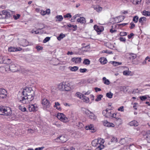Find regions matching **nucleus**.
Instances as JSON below:
<instances>
[{
    "instance_id": "338daca9",
    "label": "nucleus",
    "mask_w": 150,
    "mask_h": 150,
    "mask_svg": "<svg viewBox=\"0 0 150 150\" xmlns=\"http://www.w3.org/2000/svg\"><path fill=\"white\" fill-rule=\"evenodd\" d=\"M45 11L46 14H49L50 13V10L49 9H47Z\"/></svg>"
},
{
    "instance_id": "c85d7f7f",
    "label": "nucleus",
    "mask_w": 150,
    "mask_h": 150,
    "mask_svg": "<svg viewBox=\"0 0 150 150\" xmlns=\"http://www.w3.org/2000/svg\"><path fill=\"white\" fill-rule=\"evenodd\" d=\"M60 104L58 102H55V105H54V108H56V109L59 110H61V108L60 107Z\"/></svg>"
},
{
    "instance_id": "bb28decb",
    "label": "nucleus",
    "mask_w": 150,
    "mask_h": 150,
    "mask_svg": "<svg viewBox=\"0 0 150 150\" xmlns=\"http://www.w3.org/2000/svg\"><path fill=\"white\" fill-rule=\"evenodd\" d=\"M146 18L144 17H143L139 18V23H141L142 25H143L144 23V21H146Z\"/></svg>"
},
{
    "instance_id": "c9c22d12",
    "label": "nucleus",
    "mask_w": 150,
    "mask_h": 150,
    "mask_svg": "<svg viewBox=\"0 0 150 150\" xmlns=\"http://www.w3.org/2000/svg\"><path fill=\"white\" fill-rule=\"evenodd\" d=\"M142 14L145 16H150V12L148 11H143Z\"/></svg>"
},
{
    "instance_id": "13d9d810",
    "label": "nucleus",
    "mask_w": 150,
    "mask_h": 150,
    "mask_svg": "<svg viewBox=\"0 0 150 150\" xmlns=\"http://www.w3.org/2000/svg\"><path fill=\"white\" fill-rule=\"evenodd\" d=\"M111 141L112 142H117V139L115 137H112L111 139Z\"/></svg>"
},
{
    "instance_id": "4c0bfd02",
    "label": "nucleus",
    "mask_w": 150,
    "mask_h": 150,
    "mask_svg": "<svg viewBox=\"0 0 150 150\" xmlns=\"http://www.w3.org/2000/svg\"><path fill=\"white\" fill-rule=\"evenodd\" d=\"M103 80L104 84L107 85H108L110 83L109 80L107 79L105 77H103Z\"/></svg>"
},
{
    "instance_id": "09e8293b",
    "label": "nucleus",
    "mask_w": 150,
    "mask_h": 150,
    "mask_svg": "<svg viewBox=\"0 0 150 150\" xmlns=\"http://www.w3.org/2000/svg\"><path fill=\"white\" fill-rule=\"evenodd\" d=\"M103 96L102 95H99L98 96L97 98L95 99V100L96 101H98L99 100H100L102 98Z\"/></svg>"
},
{
    "instance_id": "de8ad7c7",
    "label": "nucleus",
    "mask_w": 150,
    "mask_h": 150,
    "mask_svg": "<svg viewBox=\"0 0 150 150\" xmlns=\"http://www.w3.org/2000/svg\"><path fill=\"white\" fill-rule=\"evenodd\" d=\"M139 98L141 100L143 101L145 100L147 98V96L146 95L140 96L139 97Z\"/></svg>"
},
{
    "instance_id": "5fc2aeb1",
    "label": "nucleus",
    "mask_w": 150,
    "mask_h": 150,
    "mask_svg": "<svg viewBox=\"0 0 150 150\" xmlns=\"http://www.w3.org/2000/svg\"><path fill=\"white\" fill-rule=\"evenodd\" d=\"M141 1V0H140ZM131 1L134 4H138L139 1L138 0H131Z\"/></svg>"
},
{
    "instance_id": "a19ab883",
    "label": "nucleus",
    "mask_w": 150,
    "mask_h": 150,
    "mask_svg": "<svg viewBox=\"0 0 150 150\" xmlns=\"http://www.w3.org/2000/svg\"><path fill=\"white\" fill-rule=\"evenodd\" d=\"M76 96H77L80 99H81L82 98V97L83 96V94H82L81 93L79 92H78L76 93Z\"/></svg>"
},
{
    "instance_id": "f3484780",
    "label": "nucleus",
    "mask_w": 150,
    "mask_h": 150,
    "mask_svg": "<svg viewBox=\"0 0 150 150\" xmlns=\"http://www.w3.org/2000/svg\"><path fill=\"white\" fill-rule=\"evenodd\" d=\"M3 64H9L12 62L11 60L8 58L4 57Z\"/></svg>"
},
{
    "instance_id": "1a4fd4ad",
    "label": "nucleus",
    "mask_w": 150,
    "mask_h": 150,
    "mask_svg": "<svg viewBox=\"0 0 150 150\" xmlns=\"http://www.w3.org/2000/svg\"><path fill=\"white\" fill-rule=\"evenodd\" d=\"M4 115L9 116L12 114V110L11 108L9 107H5V111Z\"/></svg>"
},
{
    "instance_id": "2f4dec72",
    "label": "nucleus",
    "mask_w": 150,
    "mask_h": 150,
    "mask_svg": "<svg viewBox=\"0 0 150 150\" xmlns=\"http://www.w3.org/2000/svg\"><path fill=\"white\" fill-rule=\"evenodd\" d=\"M81 99L83 100V101L86 103H88L89 101V98L84 95L82 97V98Z\"/></svg>"
},
{
    "instance_id": "6e6d98bb",
    "label": "nucleus",
    "mask_w": 150,
    "mask_h": 150,
    "mask_svg": "<svg viewBox=\"0 0 150 150\" xmlns=\"http://www.w3.org/2000/svg\"><path fill=\"white\" fill-rule=\"evenodd\" d=\"M123 75H129L130 74V72L129 71H123Z\"/></svg>"
},
{
    "instance_id": "774afa93",
    "label": "nucleus",
    "mask_w": 150,
    "mask_h": 150,
    "mask_svg": "<svg viewBox=\"0 0 150 150\" xmlns=\"http://www.w3.org/2000/svg\"><path fill=\"white\" fill-rule=\"evenodd\" d=\"M44 148V146H42L41 147L37 148L35 149V150H42Z\"/></svg>"
},
{
    "instance_id": "72a5a7b5",
    "label": "nucleus",
    "mask_w": 150,
    "mask_h": 150,
    "mask_svg": "<svg viewBox=\"0 0 150 150\" xmlns=\"http://www.w3.org/2000/svg\"><path fill=\"white\" fill-rule=\"evenodd\" d=\"M85 129L86 130H93L94 129V126L93 125H90L88 126H86Z\"/></svg>"
},
{
    "instance_id": "9d476101",
    "label": "nucleus",
    "mask_w": 150,
    "mask_h": 150,
    "mask_svg": "<svg viewBox=\"0 0 150 150\" xmlns=\"http://www.w3.org/2000/svg\"><path fill=\"white\" fill-rule=\"evenodd\" d=\"M57 118L60 120L61 121L63 122H65V115L62 113H59L57 115Z\"/></svg>"
},
{
    "instance_id": "864d4df0",
    "label": "nucleus",
    "mask_w": 150,
    "mask_h": 150,
    "mask_svg": "<svg viewBox=\"0 0 150 150\" xmlns=\"http://www.w3.org/2000/svg\"><path fill=\"white\" fill-rule=\"evenodd\" d=\"M50 39V38L49 37H47L43 40V42L44 43H46L49 41Z\"/></svg>"
},
{
    "instance_id": "f257e3e1",
    "label": "nucleus",
    "mask_w": 150,
    "mask_h": 150,
    "mask_svg": "<svg viewBox=\"0 0 150 150\" xmlns=\"http://www.w3.org/2000/svg\"><path fill=\"white\" fill-rule=\"evenodd\" d=\"M34 91L31 87H26L23 89L22 95L18 96V99L23 103L27 104L34 99Z\"/></svg>"
},
{
    "instance_id": "680f3d73",
    "label": "nucleus",
    "mask_w": 150,
    "mask_h": 150,
    "mask_svg": "<svg viewBox=\"0 0 150 150\" xmlns=\"http://www.w3.org/2000/svg\"><path fill=\"white\" fill-rule=\"evenodd\" d=\"M120 34L121 36H124L127 35V33L126 32H121Z\"/></svg>"
},
{
    "instance_id": "dca6fc26",
    "label": "nucleus",
    "mask_w": 150,
    "mask_h": 150,
    "mask_svg": "<svg viewBox=\"0 0 150 150\" xmlns=\"http://www.w3.org/2000/svg\"><path fill=\"white\" fill-rule=\"evenodd\" d=\"M139 125L138 122L135 120H133L129 122L128 124V125H129L130 126H137Z\"/></svg>"
},
{
    "instance_id": "a878e982",
    "label": "nucleus",
    "mask_w": 150,
    "mask_h": 150,
    "mask_svg": "<svg viewBox=\"0 0 150 150\" xmlns=\"http://www.w3.org/2000/svg\"><path fill=\"white\" fill-rule=\"evenodd\" d=\"M99 61L102 64H106L107 62V60L106 59V58H104V57L100 58L99 60Z\"/></svg>"
},
{
    "instance_id": "423d86ee",
    "label": "nucleus",
    "mask_w": 150,
    "mask_h": 150,
    "mask_svg": "<svg viewBox=\"0 0 150 150\" xmlns=\"http://www.w3.org/2000/svg\"><path fill=\"white\" fill-rule=\"evenodd\" d=\"M42 104L46 108H49L51 105L50 102L46 98H44L42 100Z\"/></svg>"
},
{
    "instance_id": "cd10ccee",
    "label": "nucleus",
    "mask_w": 150,
    "mask_h": 150,
    "mask_svg": "<svg viewBox=\"0 0 150 150\" xmlns=\"http://www.w3.org/2000/svg\"><path fill=\"white\" fill-rule=\"evenodd\" d=\"M137 55L136 54L133 53L129 54V58L130 60H133L135 59Z\"/></svg>"
},
{
    "instance_id": "8fccbe9b",
    "label": "nucleus",
    "mask_w": 150,
    "mask_h": 150,
    "mask_svg": "<svg viewBox=\"0 0 150 150\" xmlns=\"http://www.w3.org/2000/svg\"><path fill=\"white\" fill-rule=\"evenodd\" d=\"M6 71L5 68L3 67H0V72L3 73L5 71Z\"/></svg>"
},
{
    "instance_id": "a211bd4d",
    "label": "nucleus",
    "mask_w": 150,
    "mask_h": 150,
    "mask_svg": "<svg viewBox=\"0 0 150 150\" xmlns=\"http://www.w3.org/2000/svg\"><path fill=\"white\" fill-rule=\"evenodd\" d=\"M81 57H74L72 58L71 61L76 63H80L81 61Z\"/></svg>"
},
{
    "instance_id": "39448f33",
    "label": "nucleus",
    "mask_w": 150,
    "mask_h": 150,
    "mask_svg": "<svg viewBox=\"0 0 150 150\" xmlns=\"http://www.w3.org/2000/svg\"><path fill=\"white\" fill-rule=\"evenodd\" d=\"M7 92L6 90L3 88H0V98H6L7 96Z\"/></svg>"
},
{
    "instance_id": "412c9836",
    "label": "nucleus",
    "mask_w": 150,
    "mask_h": 150,
    "mask_svg": "<svg viewBox=\"0 0 150 150\" xmlns=\"http://www.w3.org/2000/svg\"><path fill=\"white\" fill-rule=\"evenodd\" d=\"M21 50V48H19V49L18 50L17 49L16 47H10L8 48V51L10 52H15L17 51H20Z\"/></svg>"
},
{
    "instance_id": "6ab92c4d",
    "label": "nucleus",
    "mask_w": 150,
    "mask_h": 150,
    "mask_svg": "<svg viewBox=\"0 0 150 150\" xmlns=\"http://www.w3.org/2000/svg\"><path fill=\"white\" fill-rule=\"evenodd\" d=\"M68 26L70 28L69 29L74 31L76 30L77 26L76 25H74L70 24H68Z\"/></svg>"
},
{
    "instance_id": "9b49d317",
    "label": "nucleus",
    "mask_w": 150,
    "mask_h": 150,
    "mask_svg": "<svg viewBox=\"0 0 150 150\" xmlns=\"http://www.w3.org/2000/svg\"><path fill=\"white\" fill-rule=\"evenodd\" d=\"M2 13L5 18H8L11 17V15L10 13L6 10L2 11Z\"/></svg>"
},
{
    "instance_id": "6e6552de",
    "label": "nucleus",
    "mask_w": 150,
    "mask_h": 150,
    "mask_svg": "<svg viewBox=\"0 0 150 150\" xmlns=\"http://www.w3.org/2000/svg\"><path fill=\"white\" fill-rule=\"evenodd\" d=\"M29 111L30 112H35L37 110V106L35 104H31L28 105V107Z\"/></svg>"
},
{
    "instance_id": "393cba45",
    "label": "nucleus",
    "mask_w": 150,
    "mask_h": 150,
    "mask_svg": "<svg viewBox=\"0 0 150 150\" xmlns=\"http://www.w3.org/2000/svg\"><path fill=\"white\" fill-rule=\"evenodd\" d=\"M63 139H64V137L62 136H61L59 137H57L56 139V140L57 141H58L59 142H65V141Z\"/></svg>"
},
{
    "instance_id": "4be33fe9",
    "label": "nucleus",
    "mask_w": 150,
    "mask_h": 150,
    "mask_svg": "<svg viewBox=\"0 0 150 150\" xmlns=\"http://www.w3.org/2000/svg\"><path fill=\"white\" fill-rule=\"evenodd\" d=\"M71 84L72 83H71L66 85V91H69L74 88V87L71 85Z\"/></svg>"
},
{
    "instance_id": "473e14b6",
    "label": "nucleus",
    "mask_w": 150,
    "mask_h": 150,
    "mask_svg": "<svg viewBox=\"0 0 150 150\" xmlns=\"http://www.w3.org/2000/svg\"><path fill=\"white\" fill-rule=\"evenodd\" d=\"M69 68L72 71H76L78 70L79 67L77 66H74L73 67H69Z\"/></svg>"
},
{
    "instance_id": "c03bdc74",
    "label": "nucleus",
    "mask_w": 150,
    "mask_h": 150,
    "mask_svg": "<svg viewBox=\"0 0 150 150\" xmlns=\"http://www.w3.org/2000/svg\"><path fill=\"white\" fill-rule=\"evenodd\" d=\"M98 142L100 144L103 145V144L104 143V142H105L103 139H101V138H100L99 139H98Z\"/></svg>"
},
{
    "instance_id": "052dcab7",
    "label": "nucleus",
    "mask_w": 150,
    "mask_h": 150,
    "mask_svg": "<svg viewBox=\"0 0 150 150\" xmlns=\"http://www.w3.org/2000/svg\"><path fill=\"white\" fill-rule=\"evenodd\" d=\"M149 58V57L147 56L146 57L145 59L144 60V61L142 63V64L143 65H145L146 64V60L148 59Z\"/></svg>"
},
{
    "instance_id": "0e129e2a",
    "label": "nucleus",
    "mask_w": 150,
    "mask_h": 150,
    "mask_svg": "<svg viewBox=\"0 0 150 150\" xmlns=\"http://www.w3.org/2000/svg\"><path fill=\"white\" fill-rule=\"evenodd\" d=\"M130 25H131V26L130 27V29H133L134 27H135V25L132 22L130 23Z\"/></svg>"
},
{
    "instance_id": "0eeeda50",
    "label": "nucleus",
    "mask_w": 150,
    "mask_h": 150,
    "mask_svg": "<svg viewBox=\"0 0 150 150\" xmlns=\"http://www.w3.org/2000/svg\"><path fill=\"white\" fill-rule=\"evenodd\" d=\"M66 82L61 83L58 86V88L60 91H66Z\"/></svg>"
},
{
    "instance_id": "7ed1b4c3",
    "label": "nucleus",
    "mask_w": 150,
    "mask_h": 150,
    "mask_svg": "<svg viewBox=\"0 0 150 150\" xmlns=\"http://www.w3.org/2000/svg\"><path fill=\"white\" fill-rule=\"evenodd\" d=\"M102 113L104 116L110 118H112V113L111 112V109L107 108L105 110H104L103 111Z\"/></svg>"
},
{
    "instance_id": "e433bc0d",
    "label": "nucleus",
    "mask_w": 150,
    "mask_h": 150,
    "mask_svg": "<svg viewBox=\"0 0 150 150\" xmlns=\"http://www.w3.org/2000/svg\"><path fill=\"white\" fill-rule=\"evenodd\" d=\"M94 9L97 11L99 12L101 11L102 10V8L99 6H96L94 7Z\"/></svg>"
},
{
    "instance_id": "bf43d9fd",
    "label": "nucleus",
    "mask_w": 150,
    "mask_h": 150,
    "mask_svg": "<svg viewBox=\"0 0 150 150\" xmlns=\"http://www.w3.org/2000/svg\"><path fill=\"white\" fill-rule=\"evenodd\" d=\"M87 69H80L79 71L81 73H84L86 71Z\"/></svg>"
},
{
    "instance_id": "f704fd0d",
    "label": "nucleus",
    "mask_w": 150,
    "mask_h": 150,
    "mask_svg": "<svg viewBox=\"0 0 150 150\" xmlns=\"http://www.w3.org/2000/svg\"><path fill=\"white\" fill-rule=\"evenodd\" d=\"M146 138L147 142L150 143V130L146 134Z\"/></svg>"
},
{
    "instance_id": "aec40b11",
    "label": "nucleus",
    "mask_w": 150,
    "mask_h": 150,
    "mask_svg": "<svg viewBox=\"0 0 150 150\" xmlns=\"http://www.w3.org/2000/svg\"><path fill=\"white\" fill-rule=\"evenodd\" d=\"M77 22L81 24H85L86 21L85 19L83 17H80L77 20Z\"/></svg>"
},
{
    "instance_id": "5701e85b",
    "label": "nucleus",
    "mask_w": 150,
    "mask_h": 150,
    "mask_svg": "<svg viewBox=\"0 0 150 150\" xmlns=\"http://www.w3.org/2000/svg\"><path fill=\"white\" fill-rule=\"evenodd\" d=\"M104 124L105 126L108 127H114L115 126L114 124L112 123H110L107 121L105 122Z\"/></svg>"
},
{
    "instance_id": "b1692460",
    "label": "nucleus",
    "mask_w": 150,
    "mask_h": 150,
    "mask_svg": "<svg viewBox=\"0 0 150 150\" xmlns=\"http://www.w3.org/2000/svg\"><path fill=\"white\" fill-rule=\"evenodd\" d=\"M5 107L3 106H0V115H4L5 111Z\"/></svg>"
},
{
    "instance_id": "2eb2a0df",
    "label": "nucleus",
    "mask_w": 150,
    "mask_h": 150,
    "mask_svg": "<svg viewBox=\"0 0 150 150\" xmlns=\"http://www.w3.org/2000/svg\"><path fill=\"white\" fill-rule=\"evenodd\" d=\"M87 110L89 111L90 113V115H88L89 118L93 120H96L97 118V117L96 115L89 110Z\"/></svg>"
},
{
    "instance_id": "a18cd8bd",
    "label": "nucleus",
    "mask_w": 150,
    "mask_h": 150,
    "mask_svg": "<svg viewBox=\"0 0 150 150\" xmlns=\"http://www.w3.org/2000/svg\"><path fill=\"white\" fill-rule=\"evenodd\" d=\"M139 19V17L137 16H134L133 19V21L135 23H137Z\"/></svg>"
},
{
    "instance_id": "e2e57ef3",
    "label": "nucleus",
    "mask_w": 150,
    "mask_h": 150,
    "mask_svg": "<svg viewBox=\"0 0 150 150\" xmlns=\"http://www.w3.org/2000/svg\"><path fill=\"white\" fill-rule=\"evenodd\" d=\"M125 142V140L124 138L122 139H121L120 141V143L122 144H123Z\"/></svg>"
},
{
    "instance_id": "58836bf2",
    "label": "nucleus",
    "mask_w": 150,
    "mask_h": 150,
    "mask_svg": "<svg viewBox=\"0 0 150 150\" xmlns=\"http://www.w3.org/2000/svg\"><path fill=\"white\" fill-rule=\"evenodd\" d=\"M65 34H63L62 33H61L60 34L59 36L57 37V39L59 40H60L63 38L65 37Z\"/></svg>"
},
{
    "instance_id": "79ce46f5",
    "label": "nucleus",
    "mask_w": 150,
    "mask_h": 150,
    "mask_svg": "<svg viewBox=\"0 0 150 150\" xmlns=\"http://www.w3.org/2000/svg\"><path fill=\"white\" fill-rule=\"evenodd\" d=\"M113 94L110 92L106 93V96L109 98H112Z\"/></svg>"
},
{
    "instance_id": "603ef678",
    "label": "nucleus",
    "mask_w": 150,
    "mask_h": 150,
    "mask_svg": "<svg viewBox=\"0 0 150 150\" xmlns=\"http://www.w3.org/2000/svg\"><path fill=\"white\" fill-rule=\"evenodd\" d=\"M120 89L121 91H123L124 92L127 91L126 87L125 86H121L120 87Z\"/></svg>"
},
{
    "instance_id": "69168bd1",
    "label": "nucleus",
    "mask_w": 150,
    "mask_h": 150,
    "mask_svg": "<svg viewBox=\"0 0 150 150\" xmlns=\"http://www.w3.org/2000/svg\"><path fill=\"white\" fill-rule=\"evenodd\" d=\"M4 57L0 56V64H3Z\"/></svg>"
},
{
    "instance_id": "49530a36",
    "label": "nucleus",
    "mask_w": 150,
    "mask_h": 150,
    "mask_svg": "<svg viewBox=\"0 0 150 150\" xmlns=\"http://www.w3.org/2000/svg\"><path fill=\"white\" fill-rule=\"evenodd\" d=\"M19 108L23 112H25L26 110V109L25 107L21 105H20L19 106Z\"/></svg>"
},
{
    "instance_id": "4d7b16f0",
    "label": "nucleus",
    "mask_w": 150,
    "mask_h": 150,
    "mask_svg": "<svg viewBox=\"0 0 150 150\" xmlns=\"http://www.w3.org/2000/svg\"><path fill=\"white\" fill-rule=\"evenodd\" d=\"M38 26L40 27L39 28V30H41L45 27L44 25L42 23L39 24Z\"/></svg>"
},
{
    "instance_id": "f8f14e48",
    "label": "nucleus",
    "mask_w": 150,
    "mask_h": 150,
    "mask_svg": "<svg viewBox=\"0 0 150 150\" xmlns=\"http://www.w3.org/2000/svg\"><path fill=\"white\" fill-rule=\"evenodd\" d=\"M112 118H115V121H116V123H117L118 122H119V123H118V125L121 124L122 123V120L120 118L116 117L117 114L112 113Z\"/></svg>"
},
{
    "instance_id": "f03ea898",
    "label": "nucleus",
    "mask_w": 150,
    "mask_h": 150,
    "mask_svg": "<svg viewBox=\"0 0 150 150\" xmlns=\"http://www.w3.org/2000/svg\"><path fill=\"white\" fill-rule=\"evenodd\" d=\"M92 145L93 146H97L95 150H101L104 147V145L100 144L98 142V139H95L93 140L91 143Z\"/></svg>"
},
{
    "instance_id": "37998d69",
    "label": "nucleus",
    "mask_w": 150,
    "mask_h": 150,
    "mask_svg": "<svg viewBox=\"0 0 150 150\" xmlns=\"http://www.w3.org/2000/svg\"><path fill=\"white\" fill-rule=\"evenodd\" d=\"M90 63V61L87 59H84L83 63L86 65H88Z\"/></svg>"
},
{
    "instance_id": "c756f323",
    "label": "nucleus",
    "mask_w": 150,
    "mask_h": 150,
    "mask_svg": "<svg viewBox=\"0 0 150 150\" xmlns=\"http://www.w3.org/2000/svg\"><path fill=\"white\" fill-rule=\"evenodd\" d=\"M4 150H16V149L15 147L6 146L4 148Z\"/></svg>"
},
{
    "instance_id": "4468645a",
    "label": "nucleus",
    "mask_w": 150,
    "mask_h": 150,
    "mask_svg": "<svg viewBox=\"0 0 150 150\" xmlns=\"http://www.w3.org/2000/svg\"><path fill=\"white\" fill-rule=\"evenodd\" d=\"M94 28L97 32H102L103 30V28L101 26H98L95 25L94 26Z\"/></svg>"
},
{
    "instance_id": "20e7f679",
    "label": "nucleus",
    "mask_w": 150,
    "mask_h": 150,
    "mask_svg": "<svg viewBox=\"0 0 150 150\" xmlns=\"http://www.w3.org/2000/svg\"><path fill=\"white\" fill-rule=\"evenodd\" d=\"M9 69L12 72L17 71L19 69V66L16 64L13 63L9 67Z\"/></svg>"
},
{
    "instance_id": "ea45409f",
    "label": "nucleus",
    "mask_w": 150,
    "mask_h": 150,
    "mask_svg": "<svg viewBox=\"0 0 150 150\" xmlns=\"http://www.w3.org/2000/svg\"><path fill=\"white\" fill-rule=\"evenodd\" d=\"M57 18L56 21H61L63 19V18L62 16H57L56 17Z\"/></svg>"
},
{
    "instance_id": "7c9ffc66",
    "label": "nucleus",
    "mask_w": 150,
    "mask_h": 150,
    "mask_svg": "<svg viewBox=\"0 0 150 150\" xmlns=\"http://www.w3.org/2000/svg\"><path fill=\"white\" fill-rule=\"evenodd\" d=\"M90 46L89 45H87L85 47H82L81 49L82 51H87L89 49Z\"/></svg>"
},
{
    "instance_id": "ddd939ff",
    "label": "nucleus",
    "mask_w": 150,
    "mask_h": 150,
    "mask_svg": "<svg viewBox=\"0 0 150 150\" xmlns=\"http://www.w3.org/2000/svg\"><path fill=\"white\" fill-rule=\"evenodd\" d=\"M19 43L21 45L24 47L27 46L28 45V42L25 39H23L21 40Z\"/></svg>"
},
{
    "instance_id": "3c124183",
    "label": "nucleus",
    "mask_w": 150,
    "mask_h": 150,
    "mask_svg": "<svg viewBox=\"0 0 150 150\" xmlns=\"http://www.w3.org/2000/svg\"><path fill=\"white\" fill-rule=\"evenodd\" d=\"M35 48L37 49V50L38 51L42 50L43 49V47L39 45L36 46Z\"/></svg>"
}]
</instances>
